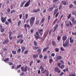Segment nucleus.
Masks as SVG:
<instances>
[{"mask_svg":"<svg viewBox=\"0 0 76 76\" xmlns=\"http://www.w3.org/2000/svg\"><path fill=\"white\" fill-rule=\"evenodd\" d=\"M35 18L34 17H31L29 21L30 25L31 27H32V26L34 25V23L35 22Z\"/></svg>","mask_w":76,"mask_h":76,"instance_id":"1","label":"nucleus"},{"mask_svg":"<svg viewBox=\"0 0 76 76\" xmlns=\"http://www.w3.org/2000/svg\"><path fill=\"white\" fill-rule=\"evenodd\" d=\"M69 45V40L67 39L65 41V43H63V46L64 47H68Z\"/></svg>","mask_w":76,"mask_h":76,"instance_id":"2","label":"nucleus"},{"mask_svg":"<svg viewBox=\"0 0 76 76\" xmlns=\"http://www.w3.org/2000/svg\"><path fill=\"white\" fill-rule=\"evenodd\" d=\"M27 69H28V67H27V66H26L24 67H24L23 66L21 67V69L22 70V72H26L27 71Z\"/></svg>","mask_w":76,"mask_h":76,"instance_id":"3","label":"nucleus"},{"mask_svg":"<svg viewBox=\"0 0 76 76\" xmlns=\"http://www.w3.org/2000/svg\"><path fill=\"white\" fill-rule=\"evenodd\" d=\"M31 3V0H28V1L25 4V7H28L30 4Z\"/></svg>","mask_w":76,"mask_h":76,"instance_id":"4","label":"nucleus"},{"mask_svg":"<svg viewBox=\"0 0 76 76\" xmlns=\"http://www.w3.org/2000/svg\"><path fill=\"white\" fill-rule=\"evenodd\" d=\"M1 20L2 23H4L6 22V17H5L4 18L3 17H1Z\"/></svg>","mask_w":76,"mask_h":76,"instance_id":"5","label":"nucleus"},{"mask_svg":"<svg viewBox=\"0 0 76 76\" xmlns=\"http://www.w3.org/2000/svg\"><path fill=\"white\" fill-rule=\"evenodd\" d=\"M59 70V69H58V67H56L55 68L54 71L55 72H58V73H60L61 72V71H58Z\"/></svg>","mask_w":76,"mask_h":76,"instance_id":"6","label":"nucleus"},{"mask_svg":"<svg viewBox=\"0 0 76 76\" xmlns=\"http://www.w3.org/2000/svg\"><path fill=\"white\" fill-rule=\"evenodd\" d=\"M61 59H62V57L61 56H58L56 57V61H58V60H60Z\"/></svg>","mask_w":76,"mask_h":76,"instance_id":"7","label":"nucleus"},{"mask_svg":"<svg viewBox=\"0 0 76 76\" xmlns=\"http://www.w3.org/2000/svg\"><path fill=\"white\" fill-rule=\"evenodd\" d=\"M58 24H57L55 26V28L53 31V32L56 31V29H57V28H58Z\"/></svg>","mask_w":76,"mask_h":76,"instance_id":"8","label":"nucleus"},{"mask_svg":"<svg viewBox=\"0 0 76 76\" xmlns=\"http://www.w3.org/2000/svg\"><path fill=\"white\" fill-rule=\"evenodd\" d=\"M40 10L39 8H38L37 10H34L33 12V13H37V12H39Z\"/></svg>","mask_w":76,"mask_h":76,"instance_id":"9","label":"nucleus"},{"mask_svg":"<svg viewBox=\"0 0 76 76\" xmlns=\"http://www.w3.org/2000/svg\"><path fill=\"white\" fill-rule=\"evenodd\" d=\"M9 40L8 39H6L4 40V42L2 43L3 44L5 45V44H6L7 43H8L9 42Z\"/></svg>","mask_w":76,"mask_h":76,"instance_id":"10","label":"nucleus"},{"mask_svg":"<svg viewBox=\"0 0 76 76\" xmlns=\"http://www.w3.org/2000/svg\"><path fill=\"white\" fill-rule=\"evenodd\" d=\"M61 4H63L64 6H66V4H67V1H66L65 2H64V1H61Z\"/></svg>","mask_w":76,"mask_h":76,"instance_id":"11","label":"nucleus"},{"mask_svg":"<svg viewBox=\"0 0 76 76\" xmlns=\"http://www.w3.org/2000/svg\"><path fill=\"white\" fill-rule=\"evenodd\" d=\"M58 8H57L56 10H55L54 12L53 13V15L54 16L56 13H57V11H58Z\"/></svg>","mask_w":76,"mask_h":76,"instance_id":"12","label":"nucleus"},{"mask_svg":"<svg viewBox=\"0 0 76 76\" xmlns=\"http://www.w3.org/2000/svg\"><path fill=\"white\" fill-rule=\"evenodd\" d=\"M25 3V1H23L20 4V7H22L23 6V5Z\"/></svg>","mask_w":76,"mask_h":76,"instance_id":"13","label":"nucleus"},{"mask_svg":"<svg viewBox=\"0 0 76 76\" xmlns=\"http://www.w3.org/2000/svg\"><path fill=\"white\" fill-rule=\"evenodd\" d=\"M63 41H66L67 39V37L66 36H63L62 38Z\"/></svg>","mask_w":76,"mask_h":76,"instance_id":"14","label":"nucleus"},{"mask_svg":"<svg viewBox=\"0 0 76 76\" xmlns=\"http://www.w3.org/2000/svg\"><path fill=\"white\" fill-rule=\"evenodd\" d=\"M21 49L22 50L21 53H23V52L24 51V50H25V48L24 46H22L21 48Z\"/></svg>","mask_w":76,"mask_h":76,"instance_id":"15","label":"nucleus"},{"mask_svg":"<svg viewBox=\"0 0 76 76\" xmlns=\"http://www.w3.org/2000/svg\"><path fill=\"white\" fill-rule=\"evenodd\" d=\"M42 31H43L42 29H39L38 30L39 34H40L41 32H42Z\"/></svg>","mask_w":76,"mask_h":76,"instance_id":"16","label":"nucleus"},{"mask_svg":"<svg viewBox=\"0 0 76 76\" xmlns=\"http://www.w3.org/2000/svg\"><path fill=\"white\" fill-rule=\"evenodd\" d=\"M33 48L34 50H37V48H38V49H39V48H40V47H34Z\"/></svg>","mask_w":76,"mask_h":76,"instance_id":"17","label":"nucleus"},{"mask_svg":"<svg viewBox=\"0 0 76 76\" xmlns=\"http://www.w3.org/2000/svg\"><path fill=\"white\" fill-rule=\"evenodd\" d=\"M9 60V58H7L4 60V62H5V63H7V61H8V60Z\"/></svg>","mask_w":76,"mask_h":76,"instance_id":"18","label":"nucleus"},{"mask_svg":"<svg viewBox=\"0 0 76 76\" xmlns=\"http://www.w3.org/2000/svg\"><path fill=\"white\" fill-rule=\"evenodd\" d=\"M38 55L37 54H36L35 55H33V57L34 58H35L36 57H38Z\"/></svg>","mask_w":76,"mask_h":76,"instance_id":"19","label":"nucleus"},{"mask_svg":"<svg viewBox=\"0 0 76 76\" xmlns=\"http://www.w3.org/2000/svg\"><path fill=\"white\" fill-rule=\"evenodd\" d=\"M60 38H61V36H60L58 35L57 37V40H58V41H60Z\"/></svg>","mask_w":76,"mask_h":76,"instance_id":"20","label":"nucleus"},{"mask_svg":"<svg viewBox=\"0 0 76 76\" xmlns=\"http://www.w3.org/2000/svg\"><path fill=\"white\" fill-rule=\"evenodd\" d=\"M53 9H54V7H52L49 8L48 10L49 12H50V11H52V10H53Z\"/></svg>","mask_w":76,"mask_h":76,"instance_id":"21","label":"nucleus"},{"mask_svg":"<svg viewBox=\"0 0 76 76\" xmlns=\"http://www.w3.org/2000/svg\"><path fill=\"white\" fill-rule=\"evenodd\" d=\"M48 47H47L46 48H44L43 50V51H44V52H45V51H46L47 50H48Z\"/></svg>","mask_w":76,"mask_h":76,"instance_id":"22","label":"nucleus"},{"mask_svg":"<svg viewBox=\"0 0 76 76\" xmlns=\"http://www.w3.org/2000/svg\"><path fill=\"white\" fill-rule=\"evenodd\" d=\"M37 50V51L38 52L39 54H41V50H40L39 48Z\"/></svg>","mask_w":76,"mask_h":76,"instance_id":"23","label":"nucleus"},{"mask_svg":"<svg viewBox=\"0 0 76 76\" xmlns=\"http://www.w3.org/2000/svg\"><path fill=\"white\" fill-rule=\"evenodd\" d=\"M64 65H62L59 68L61 69H64Z\"/></svg>","mask_w":76,"mask_h":76,"instance_id":"24","label":"nucleus"},{"mask_svg":"<svg viewBox=\"0 0 76 76\" xmlns=\"http://www.w3.org/2000/svg\"><path fill=\"white\" fill-rule=\"evenodd\" d=\"M34 43L35 46H37V42L36 41H34Z\"/></svg>","mask_w":76,"mask_h":76,"instance_id":"25","label":"nucleus"},{"mask_svg":"<svg viewBox=\"0 0 76 76\" xmlns=\"http://www.w3.org/2000/svg\"><path fill=\"white\" fill-rule=\"evenodd\" d=\"M12 53L13 54H16V50H13L12 51Z\"/></svg>","mask_w":76,"mask_h":76,"instance_id":"26","label":"nucleus"},{"mask_svg":"<svg viewBox=\"0 0 76 76\" xmlns=\"http://www.w3.org/2000/svg\"><path fill=\"white\" fill-rule=\"evenodd\" d=\"M55 50L56 52H57V53H58V51H59V48H56L55 49Z\"/></svg>","mask_w":76,"mask_h":76,"instance_id":"27","label":"nucleus"},{"mask_svg":"<svg viewBox=\"0 0 76 76\" xmlns=\"http://www.w3.org/2000/svg\"><path fill=\"white\" fill-rule=\"evenodd\" d=\"M71 19L72 22H74V21L75 20V18H74V17H72L71 18Z\"/></svg>","mask_w":76,"mask_h":76,"instance_id":"28","label":"nucleus"},{"mask_svg":"<svg viewBox=\"0 0 76 76\" xmlns=\"http://www.w3.org/2000/svg\"><path fill=\"white\" fill-rule=\"evenodd\" d=\"M52 44L53 45V46H54L56 45V43L55 42L53 41H52Z\"/></svg>","mask_w":76,"mask_h":76,"instance_id":"29","label":"nucleus"},{"mask_svg":"<svg viewBox=\"0 0 76 76\" xmlns=\"http://www.w3.org/2000/svg\"><path fill=\"white\" fill-rule=\"evenodd\" d=\"M53 61V59L50 58L49 59V62L50 63H52V62Z\"/></svg>","mask_w":76,"mask_h":76,"instance_id":"30","label":"nucleus"},{"mask_svg":"<svg viewBox=\"0 0 76 76\" xmlns=\"http://www.w3.org/2000/svg\"><path fill=\"white\" fill-rule=\"evenodd\" d=\"M0 30L1 32H4V28H1L0 29Z\"/></svg>","mask_w":76,"mask_h":76,"instance_id":"31","label":"nucleus"},{"mask_svg":"<svg viewBox=\"0 0 76 76\" xmlns=\"http://www.w3.org/2000/svg\"><path fill=\"white\" fill-rule=\"evenodd\" d=\"M64 75V72H61V73L59 74V76H62V75Z\"/></svg>","mask_w":76,"mask_h":76,"instance_id":"32","label":"nucleus"},{"mask_svg":"<svg viewBox=\"0 0 76 76\" xmlns=\"http://www.w3.org/2000/svg\"><path fill=\"white\" fill-rule=\"evenodd\" d=\"M20 23H21V21L19 20L18 21V26H20Z\"/></svg>","mask_w":76,"mask_h":76,"instance_id":"33","label":"nucleus"},{"mask_svg":"<svg viewBox=\"0 0 76 76\" xmlns=\"http://www.w3.org/2000/svg\"><path fill=\"white\" fill-rule=\"evenodd\" d=\"M21 66L22 65H19L17 67L16 69H19V67H20V66Z\"/></svg>","mask_w":76,"mask_h":76,"instance_id":"34","label":"nucleus"},{"mask_svg":"<svg viewBox=\"0 0 76 76\" xmlns=\"http://www.w3.org/2000/svg\"><path fill=\"white\" fill-rule=\"evenodd\" d=\"M34 36L35 37V38H36V39H38V38H39V35L37 36L35 35H34Z\"/></svg>","mask_w":76,"mask_h":76,"instance_id":"35","label":"nucleus"},{"mask_svg":"<svg viewBox=\"0 0 76 76\" xmlns=\"http://www.w3.org/2000/svg\"><path fill=\"white\" fill-rule=\"evenodd\" d=\"M73 42H74V40L73 39H72L70 40V43H73Z\"/></svg>","mask_w":76,"mask_h":76,"instance_id":"36","label":"nucleus"},{"mask_svg":"<svg viewBox=\"0 0 76 76\" xmlns=\"http://www.w3.org/2000/svg\"><path fill=\"white\" fill-rule=\"evenodd\" d=\"M14 12H15V10H13L11 11L10 13L11 14H12V13H14Z\"/></svg>","mask_w":76,"mask_h":76,"instance_id":"37","label":"nucleus"},{"mask_svg":"<svg viewBox=\"0 0 76 76\" xmlns=\"http://www.w3.org/2000/svg\"><path fill=\"white\" fill-rule=\"evenodd\" d=\"M51 56H52V57H54V56H55V53H52L51 54Z\"/></svg>","mask_w":76,"mask_h":76,"instance_id":"38","label":"nucleus"},{"mask_svg":"<svg viewBox=\"0 0 76 76\" xmlns=\"http://www.w3.org/2000/svg\"><path fill=\"white\" fill-rule=\"evenodd\" d=\"M21 40V39L18 40L17 42V44H19V42H20V41Z\"/></svg>","mask_w":76,"mask_h":76,"instance_id":"39","label":"nucleus"},{"mask_svg":"<svg viewBox=\"0 0 76 76\" xmlns=\"http://www.w3.org/2000/svg\"><path fill=\"white\" fill-rule=\"evenodd\" d=\"M5 24L7 25H9V23L7 21H6L5 23Z\"/></svg>","mask_w":76,"mask_h":76,"instance_id":"40","label":"nucleus"},{"mask_svg":"<svg viewBox=\"0 0 76 76\" xmlns=\"http://www.w3.org/2000/svg\"><path fill=\"white\" fill-rule=\"evenodd\" d=\"M70 16H71V14H69L68 16L67 19H70Z\"/></svg>","mask_w":76,"mask_h":76,"instance_id":"41","label":"nucleus"},{"mask_svg":"<svg viewBox=\"0 0 76 76\" xmlns=\"http://www.w3.org/2000/svg\"><path fill=\"white\" fill-rule=\"evenodd\" d=\"M39 57L40 58H42V57H43V56H42V54H40V55L39 56Z\"/></svg>","mask_w":76,"mask_h":76,"instance_id":"42","label":"nucleus"},{"mask_svg":"<svg viewBox=\"0 0 76 76\" xmlns=\"http://www.w3.org/2000/svg\"><path fill=\"white\" fill-rule=\"evenodd\" d=\"M28 50H26L25 51L24 53V54H28Z\"/></svg>","mask_w":76,"mask_h":76,"instance_id":"43","label":"nucleus"},{"mask_svg":"<svg viewBox=\"0 0 76 76\" xmlns=\"http://www.w3.org/2000/svg\"><path fill=\"white\" fill-rule=\"evenodd\" d=\"M17 51L18 53H20V51H21V49L20 48H19L18 50Z\"/></svg>","mask_w":76,"mask_h":76,"instance_id":"44","label":"nucleus"},{"mask_svg":"<svg viewBox=\"0 0 76 76\" xmlns=\"http://www.w3.org/2000/svg\"><path fill=\"white\" fill-rule=\"evenodd\" d=\"M27 28H28V29H30L31 28L30 27V26H29V25H27Z\"/></svg>","mask_w":76,"mask_h":76,"instance_id":"45","label":"nucleus"},{"mask_svg":"<svg viewBox=\"0 0 76 76\" xmlns=\"http://www.w3.org/2000/svg\"><path fill=\"white\" fill-rule=\"evenodd\" d=\"M39 23V21L38 20H37L36 22V25H38Z\"/></svg>","mask_w":76,"mask_h":76,"instance_id":"46","label":"nucleus"},{"mask_svg":"<svg viewBox=\"0 0 76 76\" xmlns=\"http://www.w3.org/2000/svg\"><path fill=\"white\" fill-rule=\"evenodd\" d=\"M28 14H26V18L27 19H28Z\"/></svg>","mask_w":76,"mask_h":76,"instance_id":"47","label":"nucleus"},{"mask_svg":"<svg viewBox=\"0 0 76 76\" xmlns=\"http://www.w3.org/2000/svg\"><path fill=\"white\" fill-rule=\"evenodd\" d=\"M44 59H47V55H46L43 58Z\"/></svg>","mask_w":76,"mask_h":76,"instance_id":"48","label":"nucleus"},{"mask_svg":"<svg viewBox=\"0 0 76 76\" xmlns=\"http://www.w3.org/2000/svg\"><path fill=\"white\" fill-rule=\"evenodd\" d=\"M7 21L9 22V23H11V19H9L7 20Z\"/></svg>","mask_w":76,"mask_h":76,"instance_id":"49","label":"nucleus"},{"mask_svg":"<svg viewBox=\"0 0 76 76\" xmlns=\"http://www.w3.org/2000/svg\"><path fill=\"white\" fill-rule=\"evenodd\" d=\"M59 62H61L62 64H63V63H64V61L62 60L60 61Z\"/></svg>","mask_w":76,"mask_h":76,"instance_id":"50","label":"nucleus"},{"mask_svg":"<svg viewBox=\"0 0 76 76\" xmlns=\"http://www.w3.org/2000/svg\"><path fill=\"white\" fill-rule=\"evenodd\" d=\"M33 63V61H31V62L30 64V66H32V64Z\"/></svg>","mask_w":76,"mask_h":76,"instance_id":"51","label":"nucleus"},{"mask_svg":"<svg viewBox=\"0 0 76 76\" xmlns=\"http://www.w3.org/2000/svg\"><path fill=\"white\" fill-rule=\"evenodd\" d=\"M7 12H8L9 13L10 12V8H8V9H7Z\"/></svg>","mask_w":76,"mask_h":76,"instance_id":"52","label":"nucleus"},{"mask_svg":"<svg viewBox=\"0 0 76 76\" xmlns=\"http://www.w3.org/2000/svg\"><path fill=\"white\" fill-rule=\"evenodd\" d=\"M9 37H10L12 35V32H11V31H9Z\"/></svg>","mask_w":76,"mask_h":76,"instance_id":"53","label":"nucleus"},{"mask_svg":"<svg viewBox=\"0 0 76 76\" xmlns=\"http://www.w3.org/2000/svg\"><path fill=\"white\" fill-rule=\"evenodd\" d=\"M60 48H61V51H64V48H63V47H61Z\"/></svg>","mask_w":76,"mask_h":76,"instance_id":"54","label":"nucleus"},{"mask_svg":"<svg viewBox=\"0 0 76 76\" xmlns=\"http://www.w3.org/2000/svg\"><path fill=\"white\" fill-rule=\"evenodd\" d=\"M75 14H76V12L75 11H72V14L73 15H75Z\"/></svg>","mask_w":76,"mask_h":76,"instance_id":"55","label":"nucleus"},{"mask_svg":"<svg viewBox=\"0 0 76 76\" xmlns=\"http://www.w3.org/2000/svg\"><path fill=\"white\" fill-rule=\"evenodd\" d=\"M58 14H59V13L58 12L55 15L56 18H57V16H58Z\"/></svg>","mask_w":76,"mask_h":76,"instance_id":"56","label":"nucleus"},{"mask_svg":"<svg viewBox=\"0 0 76 76\" xmlns=\"http://www.w3.org/2000/svg\"><path fill=\"white\" fill-rule=\"evenodd\" d=\"M73 7V4H70L69 6V8H72Z\"/></svg>","mask_w":76,"mask_h":76,"instance_id":"57","label":"nucleus"},{"mask_svg":"<svg viewBox=\"0 0 76 76\" xmlns=\"http://www.w3.org/2000/svg\"><path fill=\"white\" fill-rule=\"evenodd\" d=\"M69 76H76L74 74H72L71 75H69Z\"/></svg>","mask_w":76,"mask_h":76,"instance_id":"58","label":"nucleus"},{"mask_svg":"<svg viewBox=\"0 0 76 76\" xmlns=\"http://www.w3.org/2000/svg\"><path fill=\"white\" fill-rule=\"evenodd\" d=\"M8 64H9V65H10H10H12V64H13V63L11 62H9L8 63Z\"/></svg>","mask_w":76,"mask_h":76,"instance_id":"59","label":"nucleus"},{"mask_svg":"<svg viewBox=\"0 0 76 76\" xmlns=\"http://www.w3.org/2000/svg\"><path fill=\"white\" fill-rule=\"evenodd\" d=\"M10 39V40H12V39H13V37H9Z\"/></svg>","mask_w":76,"mask_h":76,"instance_id":"60","label":"nucleus"},{"mask_svg":"<svg viewBox=\"0 0 76 76\" xmlns=\"http://www.w3.org/2000/svg\"><path fill=\"white\" fill-rule=\"evenodd\" d=\"M46 12V9H45L43 10V13H45Z\"/></svg>","mask_w":76,"mask_h":76,"instance_id":"61","label":"nucleus"},{"mask_svg":"<svg viewBox=\"0 0 76 76\" xmlns=\"http://www.w3.org/2000/svg\"><path fill=\"white\" fill-rule=\"evenodd\" d=\"M60 65H61V63H59L58 64V66L59 67H60Z\"/></svg>","mask_w":76,"mask_h":76,"instance_id":"62","label":"nucleus"},{"mask_svg":"<svg viewBox=\"0 0 76 76\" xmlns=\"http://www.w3.org/2000/svg\"><path fill=\"white\" fill-rule=\"evenodd\" d=\"M23 42V40H22L20 43V44H22Z\"/></svg>","mask_w":76,"mask_h":76,"instance_id":"63","label":"nucleus"},{"mask_svg":"<svg viewBox=\"0 0 76 76\" xmlns=\"http://www.w3.org/2000/svg\"><path fill=\"white\" fill-rule=\"evenodd\" d=\"M43 67H42V66H40V68H39V69H42V68H43Z\"/></svg>","mask_w":76,"mask_h":76,"instance_id":"64","label":"nucleus"}]
</instances>
